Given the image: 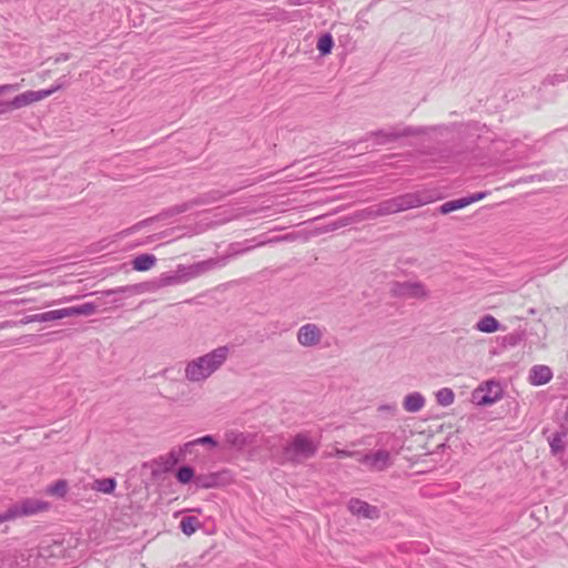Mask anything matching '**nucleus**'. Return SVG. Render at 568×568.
<instances>
[{"label":"nucleus","mask_w":568,"mask_h":568,"mask_svg":"<svg viewBox=\"0 0 568 568\" xmlns=\"http://www.w3.org/2000/svg\"><path fill=\"white\" fill-rule=\"evenodd\" d=\"M224 483V473L200 474L196 477L195 486L202 489L214 488Z\"/></svg>","instance_id":"nucleus-18"},{"label":"nucleus","mask_w":568,"mask_h":568,"mask_svg":"<svg viewBox=\"0 0 568 568\" xmlns=\"http://www.w3.org/2000/svg\"><path fill=\"white\" fill-rule=\"evenodd\" d=\"M467 205L468 204H467L466 197L463 196V197L450 200V201L443 203L438 207V212L442 214H448L454 211L462 210V209L466 207Z\"/></svg>","instance_id":"nucleus-27"},{"label":"nucleus","mask_w":568,"mask_h":568,"mask_svg":"<svg viewBox=\"0 0 568 568\" xmlns=\"http://www.w3.org/2000/svg\"><path fill=\"white\" fill-rule=\"evenodd\" d=\"M16 513V517L20 516H32L41 511H45L50 508V504L48 501L26 498L20 503H16L11 505Z\"/></svg>","instance_id":"nucleus-10"},{"label":"nucleus","mask_w":568,"mask_h":568,"mask_svg":"<svg viewBox=\"0 0 568 568\" xmlns=\"http://www.w3.org/2000/svg\"><path fill=\"white\" fill-rule=\"evenodd\" d=\"M320 440L307 432L295 434L283 447V456L291 464H301L316 455Z\"/></svg>","instance_id":"nucleus-2"},{"label":"nucleus","mask_w":568,"mask_h":568,"mask_svg":"<svg viewBox=\"0 0 568 568\" xmlns=\"http://www.w3.org/2000/svg\"><path fill=\"white\" fill-rule=\"evenodd\" d=\"M500 327V323L491 315L483 316L476 324V328L483 333H494Z\"/></svg>","instance_id":"nucleus-24"},{"label":"nucleus","mask_w":568,"mask_h":568,"mask_svg":"<svg viewBox=\"0 0 568 568\" xmlns=\"http://www.w3.org/2000/svg\"><path fill=\"white\" fill-rule=\"evenodd\" d=\"M161 459L163 460L162 462V465H163L162 470L165 473L172 471L174 469V467L181 460H183V458L181 457V454H179L175 450H171L165 457H162Z\"/></svg>","instance_id":"nucleus-30"},{"label":"nucleus","mask_w":568,"mask_h":568,"mask_svg":"<svg viewBox=\"0 0 568 568\" xmlns=\"http://www.w3.org/2000/svg\"><path fill=\"white\" fill-rule=\"evenodd\" d=\"M355 454H356L355 452L336 448L335 452L333 453V456H335L337 458H345V457H351Z\"/></svg>","instance_id":"nucleus-43"},{"label":"nucleus","mask_w":568,"mask_h":568,"mask_svg":"<svg viewBox=\"0 0 568 568\" xmlns=\"http://www.w3.org/2000/svg\"><path fill=\"white\" fill-rule=\"evenodd\" d=\"M424 203L425 202L418 194L406 193L382 201L377 205L368 207L366 210V216L375 219L378 216L390 215L409 209L419 207Z\"/></svg>","instance_id":"nucleus-3"},{"label":"nucleus","mask_w":568,"mask_h":568,"mask_svg":"<svg viewBox=\"0 0 568 568\" xmlns=\"http://www.w3.org/2000/svg\"><path fill=\"white\" fill-rule=\"evenodd\" d=\"M322 331L316 324H305L298 328L297 341L304 347L317 345L322 339Z\"/></svg>","instance_id":"nucleus-11"},{"label":"nucleus","mask_w":568,"mask_h":568,"mask_svg":"<svg viewBox=\"0 0 568 568\" xmlns=\"http://www.w3.org/2000/svg\"><path fill=\"white\" fill-rule=\"evenodd\" d=\"M564 420L568 425V404H567L566 410L564 413Z\"/></svg>","instance_id":"nucleus-46"},{"label":"nucleus","mask_w":568,"mask_h":568,"mask_svg":"<svg viewBox=\"0 0 568 568\" xmlns=\"http://www.w3.org/2000/svg\"><path fill=\"white\" fill-rule=\"evenodd\" d=\"M248 444V437L243 433L236 429H227L224 433V448L242 452Z\"/></svg>","instance_id":"nucleus-13"},{"label":"nucleus","mask_w":568,"mask_h":568,"mask_svg":"<svg viewBox=\"0 0 568 568\" xmlns=\"http://www.w3.org/2000/svg\"><path fill=\"white\" fill-rule=\"evenodd\" d=\"M229 355L230 347L224 345L192 359L185 366V378L193 383L204 382L226 362Z\"/></svg>","instance_id":"nucleus-1"},{"label":"nucleus","mask_w":568,"mask_h":568,"mask_svg":"<svg viewBox=\"0 0 568 568\" xmlns=\"http://www.w3.org/2000/svg\"><path fill=\"white\" fill-rule=\"evenodd\" d=\"M559 77H560V81H565L566 79H568V68H567L566 74H561Z\"/></svg>","instance_id":"nucleus-47"},{"label":"nucleus","mask_w":568,"mask_h":568,"mask_svg":"<svg viewBox=\"0 0 568 568\" xmlns=\"http://www.w3.org/2000/svg\"><path fill=\"white\" fill-rule=\"evenodd\" d=\"M347 224H348V219H341V220L327 225L326 231H335L339 227L346 226Z\"/></svg>","instance_id":"nucleus-41"},{"label":"nucleus","mask_w":568,"mask_h":568,"mask_svg":"<svg viewBox=\"0 0 568 568\" xmlns=\"http://www.w3.org/2000/svg\"><path fill=\"white\" fill-rule=\"evenodd\" d=\"M175 478L178 480V483H180L181 485H187L190 483H194L196 481V477L197 475L195 474V470L192 466L190 465H181L176 470H175Z\"/></svg>","instance_id":"nucleus-22"},{"label":"nucleus","mask_w":568,"mask_h":568,"mask_svg":"<svg viewBox=\"0 0 568 568\" xmlns=\"http://www.w3.org/2000/svg\"><path fill=\"white\" fill-rule=\"evenodd\" d=\"M376 445L379 446V449H387L389 454H399L403 448V440L394 433L382 432L377 434Z\"/></svg>","instance_id":"nucleus-14"},{"label":"nucleus","mask_w":568,"mask_h":568,"mask_svg":"<svg viewBox=\"0 0 568 568\" xmlns=\"http://www.w3.org/2000/svg\"><path fill=\"white\" fill-rule=\"evenodd\" d=\"M425 406V397L418 393L413 392L405 396L403 407L406 412L417 413Z\"/></svg>","instance_id":"nucleus-20"},{"label":"nucleus","mask_w":568,"mask_h":568,"mask_svg":"<svg viewBox=\"0 0 568 568\" xmlns=\"http://www.w3.org/2000/svg\"><path fill=\"white\" fill-rule=\"evenodd\" d=\"M97 304L88 302L81 305L65 307L67 317L69 316H89L97 312Z\"/></svg>","instance_id":"nucleus-23"},{"label":"nucleus","mask_w":568,"mask_h":568,"mask_svg":"<svg viewBox=\"0 0 568 568\" xmlns=\"http://www.w3.org/2000/svg\"><path fill=\"white\" fill-rule=\"evenodd\" d=\"M92 488L103 494H112L116 488V480L113 477L97 479Z\"/></svg>","instance_id":"nucleus-26"},{"label":"nucleus","mask_w":568,"mask_h":568,"mask_svg":"<svg viewBox=\"0 0 568 568\" xmlns=\"http://www.w3.org/2000/svg\"><path fill=\"white\" fill-rule=\"evenodd\" d=\"M69 490V484L65 479H58L45 488V494L58 498H64Z\"/></svg>","instance_id":"nucleus-25"},{"label":"nucleus","mask_w":568,"mask_h":568,"mask_svg":"<svg viewBox=\"0 0 568 568\" xmlns=\"http://www.w3.org/2000/svg\"><path fill=\"white\" fill-rule=\"evenodd\" d=\"M69 59V55L68 54H60L59 57L55 58V62H61V61H67Z\"/></svg>","instance_id":"nucleus-45"},{"label":"nucleus","mask_w":568,"mask_h":568,"mask_svg":"<svg viewBox=\"0 0 568 568\" xmlns=\"http://www.w3.org/2000/svg\"><path fill=\"white\" fill-rule=\"evenodd\" d=\"M64 317H67L65 308H60V310L48 311V312L39 313V314L27 315L20 321V323L21 324H29V323H33V322L43 323V322L59 321Z\"/></svg>","instance_id":"nucleus-16"},{"label":"nucleus","mask_w":568,"mask_h":568,"mask_svg":"<svg viewBox=\"0 0 568 568\" xmlns=\"http://www.w3.org/2000/svg\"><path fill=\"white\" fill-rule=\"evenodd\" d=\"M333 47L334 40L331 33H324L318 38L316 48L321 55L329 54L332 52Z\"/></svg>","instance_id":"nucleus-29"},{"label":"nucleus","mask_w":568,"mask_h":568,"mask_svg":"<svg viewBox=\"0 0 568 568\" xmlns=\"http://www.w3.org/2000/svg\"><path fill=\"white\" fill-rule=\"evenodd\" d=\"M348 509L353 515L357 517L369 519L375 518L378 514V510L375 506H372L368 503L357 498H352L348 501Z\"/></svg>","instance_id":"nucleus-15"},{"label":"nucleus","mask_w":568,"mask_h":568,"mask_svg":"<svg viewBox=\"0 0 568 568\" xmlns=\"http://www.w3.org/2000/svg\"><path fill=\"white\" fill-rule=\"evenodd\" d=\"M552 378V371L546 365H535L529 372V383L534 386H541Z\"/></svg>","instance_id":"nucleus-17"},{"label":"nucleus","mask_w":568,"mask_h":568,"mask_svg":"<svg viewBox=\"0 0 568 568\" xmlns=\"http://www.w3.org/2000/svg\"><path fill=\"white\" fill-rule=\"evenodd\" d=\"M487 195H488V192L484 191V192H477V193L470 194L465 197H466L467 204L469 205L471 203H475L477 201L485 199Z\"/></svg>","instance_id":"nucleus-38"},{"label":"nucleus","mask_w":568,"mask_h":568,"mask_svg":"<svg viewBox=\"0 0 568 568\" xmlns=\"http://www.w3.org/2000/svg\"><path fill=\"white\" fill-rule=\"evenodd\" d=\"M379 410H385V412L389 410V412L394 413L396 410V406L395 405H381Z\"/></svg>","instance_id":"nucleus-44"},{"label":"nucleus","mask_w":568,"mask_h":568,"mask_svg":"<svg viewBox=\"0 0 568 568\" xmlns=\"http://www.w3.org/2000/svg\"><path fill=\"white\" fill-rule=\"evenodd\" d=\"M155 221H158V220L154 219V216H151V217H148L145 220H142V221L138 222L132 229L134 231H138V230H140V229H142V227H144L146 225H150L151 223H153Z\"/></svg>","instance_id":"nucleus-42"},{"label":"nucleus","mask_w":568,"mask_h":568,"mask_svg":"<svg viewBox=\"0 0 568 568\" xmlns=\"http://www.w3.org/2000/svg\"><path fill=\"white\" fill-rule=\"evenodd\" d=\"M426 131L422 126H404L402 129L398 128H389V129H381L374 132H371L368 135L375 138L376 144H386L389 142H395L399 138L403 136H412V135H420Z\"/></svg>","instance_id":"nucleus-7"},{"label":"nucleus","mask_w":568,"mask_h":568,"mask_svg":"<svg viewBox=\"0 0 568 568\" xmlns=\"http://www.w3.org/2000/svg\"><path fill=\"white\" fill-rule=\"evenodd\" d=\"M221 265V261L217 258H209L202 262H197L191 265H186L187 274L191 278H194L201 274H204L216 266Z\"/></svg>","instance_id":"nucleus-19"},{"label":"nucleus","mask_w":568,"mask_h":568,"mask_svg":"<svg viewBox=\"0 0 568 568\" xmlns=\"http://www.w3.org/2000/svg\"><path fill=\"white\" fill-rule=\"evenodd\" d=\"M359 462L369 469L383 471L393 465L390 454L387 449H377L363 455Z\"/></svg>","instance_id":"nucleus-9"},{"label":"nucleus","mask_w":568,"mask_h":568,"mask_svg":"<svg viewBox=\"0 0 568 568\" xmlns=\"http://www.w3.org/2000/svg\"><path fill=\"white\" fill-rule=\"evenodd\" d=\"M503 396V386L495 379L481 383L473 393V398L479 406H490L501 399Z\"/></svg>","instance_id":"nucleus-6"},{"label":"nucleus","mask_w":568,"mask_h":568,"mask_svg":"<svg viewBox=\"0 0 568 568\" xmlns=\"http://www.w3.org/2000/svg\"><path fill=\"white\" fill-rule=\"evenodd\" d=\"M193 440L195 443V446L203 445L209 446L211 448H216L219 446V442L213 435H205Z\"/></svg>","instance_id":"nucleus-35"},{"label":"nucleus","mask_w":568,"mask_h":568,"mask_svg":"<svg viewBox=\"0 0 568 568\" xmlns=\"http://www.w3.org/2000/svg\"><path fill=\"white\" fill-rule=\"evenodd\" d=\"M436 400H437L438 405L447 407V406H449V405H452L454 403L455 394L448 387L440 388L436 393Z\"/></svg>","instance_id":"nucleus-32"},{"label":"nucleus","mask_w":568,"mask_h":568,"mask_svg":"<svg viewBox=\"0 0 568 568\" xmlns=\"http://www.w3.org/2000/svg\"><path fill=\"white\" fill-rule=\"evenodd\" d=\"M390 294L400 298H426L428 291L422 282H394L390 286Z\"/></svg>","instance_id":"nucleus-8"},{"label":"nucleus","mask_w":568,"mask_h":568,"mask_svg":"<svg viewBox=\"0 0 568 568\" xmlns=\"http://www.w3.org/2000/svg\"><path fill=\"white\" fill-rule=\"evenodd\" d=\"M156 263L155 255L151 253H143L138 256H135L131 264L132 268L138 272H145L151 270Z\"/></svg>","instance_id":"nucleus-21"},{"label":"nucleus","mask_w":568,"mask_h":568,"mask_svg":"<svg viewBox=\"0 0 568 568\" xmlns=\"http://www.w3.org/2000/svg\"><path fill=\"white\" fill-rule=\"evenodd\" d=\"M223 197V194L220 191H211L204 193L197 197H194L190 201H186L181 204L173 205L171 207L162 210L159 214L154 215V219L158 221H163L169 217H173L175 215L182 214L194 206L211 204L220 201Z\"/></svg>","instance_id":"nucleus-5"},{"label":"nucleus","mask_w":568,"mask_h":568,"mask_svg":"<svg viewBox=\"0 0 568 568\" xmlns=\"http://www.w3.org/2000/svg\"><path fill=\"white\" fill-rule=\"evenodd\" d=\"M565 434L556 433L549 440L550 450L552 454H558L565 449L564 444Z\"/></svg>","instance_id":"nucleus-33"},{"label":"nucleus","mask_w":568,"mask_h":568,"mask_svg":"<svg viewBox=\"0 0 568 568\" xmlns=\"http://www.w3.org/2000/svg\"><path fill=\"white\" fill-rule=\"evenodd\" d=\"M287 239H288V235L275 236V237H272V239H264V240H260L258 237H251L250 243H251V248H252V247L262 246V245L267 244V243H275V242H280V241H285Z\"/></svg>","instance_id":"nucleus-34"},{"label":"nucleus","mask_w":568,"mask_h":568,"mask_svg":"<svg viewBox=\"0 0 568 568\" xmlns=\"http://www.w3.org/2000/svg\"><path fill=\"white\" fill-rule=\"evenodd\" d=\"M17 518L13 508L10 506L3 514H0V525L4 521Z\"/></svg>","instance_id":"nucleus-39"},{"label":"nucleus","mask_w":568,"mask_h":568,"mask_svg":"<svg viewBox=\"0 0 568 568\" xmlns=\"http://www.w3.org/2000/svg\"><path fill=\"white\" fill-rule=\"evenodd\" d=\"M181 531L186 535H193L200 527V521L195 516H184L180 521Z\"/></svg>","instance_id":"nucleus-28"},{"label":"nucleus","mask_w":568,"mask_h":568,"mask_svg":"<svg viewBox=\"0 0 568 568\" xmlns=\"http://www.w3.org/2000/svg\"><path fill=\"white\" fill-rule=\"evenodd\" d=\"M194 447L195 443L191 440L181 446L178 453L181 454V457L184 459L186 454H192Z\"/></svg>","instance_id":"nucleus-37"},{"label":"nucleus","mask_w":568,"mask_h":568,"mask_svg":"<svg viewBox=\"0 0 568 568\" xmlns=\"http://www.w3.org/2000/svg\"><path fill=\"white\" fill-rule=\"evenodd\" d=\"M65 83H67L65 75H63L58 80L57 84L52 85L49 89L39 90V91L29 90L21 94L16 95L10 101L0 100V115L9 113L13 110L24 108V106L30 105L40 100H43V99L50 97L51 94H53L54 92H57L58 90L62 89L65 85Z\"/></svg>","instance_id":"nucleus-4"},{"label":"nucleus","mask_w":568,"mask_h":568,"mask_svg":"<svg viewBox=\"0 0 568 568\" xmlns=\"http://www.w3.org/2000/svg\"><path fill=\"white\" fill-rule=\"evenodd\" d=\"M159 288H161L159 278H154L152 281H146V282L131 285V290H133V294H141L144 292H154Z\"/></svg>","instance_id":"nucleus-31"},{"label":"nucleus","mask_w":568,"mask_h":568,"mask_svg":"<svg viewBox=\"0 0 568 568\" xmlns=\"http://www.w3.org/2000/svg\"><path fill=\"white\" fill-rule=\"evenodd\" d=\"M160 287L178 285L190 281L186 265L180 264L175 271L162 273L159 277Z\"/></svg>","instance_id":"nucleus-12"},{"label":"nucleus","mask_w":568,"mask_h":568,"mask_svg":"<svg viewBox=\"0 0 568 568\" xmlns=\"http://www.w3.org/2000/svg\"><path fill=\"white\" fill-rule=\"evenodd\" d=\"M102 294L105 296L118 295V294L133 295V290H131V285H125V286H119L115 288L103 291Z\"/></svg>","instance_id":"nucleus-36"},{"label":"nucleus","mask_w":568,"mask_h":568,"mask_svg":"<svg viewBox=\"0 0 568 568\" xmlns=\"http://www.w3.org/2000/svg\"><path fill=\"white\" fill-rule=\"evenodd\" d=\"M19 90V84H2L0 85V97L7 93H12Z\"/></svg>","instance_id":"nucleus-40"}]
</instances>
